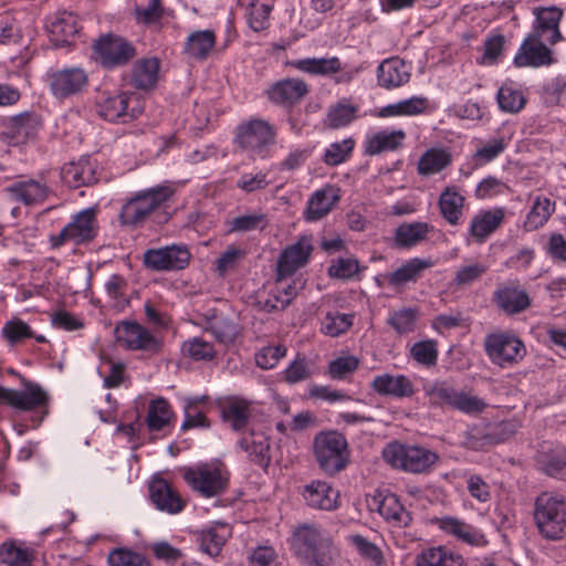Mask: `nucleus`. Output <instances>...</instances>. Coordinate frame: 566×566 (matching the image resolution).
Listing matches in <instances>:
<instances>
[{
  "instance_id": "1",
  "label": "nucleus",
  "mask_w": 566,
  "mask_h": 566,
  "mask_svg": "<svg viewBox=\"0 0 566 566\" xmlns=\"http://www.w3.org/2000/svg\"><path fill=\"white\" fill-rule=\"evenodd\" d=\"M296 555L310 566H333L340 553L333 536L317 525H302L294 532Z\"/></svg>"
},
{
  "instance_id": "2",
  "label": "nucleus",
  "mask_w": 566,
  "mask_h": 566,
  "mask_svg": "<svg viewBox=\"0 0 566 566\" xmlns=\"http://www.w3.org/2000/svg\"><path fill=\"white\" fill-rule=\"evenodd\" d=\"M175 192V187L168 182L136 192L123 205L120 222L126 226L145 222L155 210L168 202Z\"/></svg>"
},
{
  "instance_id": "3",
  "label": "nucleus",
  "mask_w": 566,
  "mask_h": 566,
  "mask_svg": "<svg viewBox=\"0 0 566 566\" xmlns=\"http://www.w3.org/2000/svg\"><path fill=\"white\" fill-rule=\"evenodd\" d=\"M534 521L544 538H563L566 535V499L549 492L541 493L534 504Z\"/></svg>"
},
{
  "instance_id": "4",
  "label": "nucleus",
  "mask_w": 566,
  "mask_h": 566,
  "mask_svg": "<svg viewBox=\"0 0 566 566\" xmlns=\"http://www.w3.org/2000/svg\"><path fill=\"white\" fill-rule=\"evenodd\" d=\"M382 457L392 468L413 474L431 472L440 460L439 454L428 448L399 442L388 444Z\"/></svg>"
},
{
  "instance_id": "5",
  "label": "nucleus",
  "mask_w": 566,
  "mask_h": 566,
  "mask_svg": "<svg viewBox=\"0 0 566 566\" xmlns=\"http://www.w3.org/2000/svg\"><path fill=\"white\" fill-rule=\"evenodd\" d=\"M484 350L490 361L501 368H511L527 354L524 342L512 331H495L484 338Z\"/></svg>"
},
{
  "instance_id": "6",
  "label": "nucleus",
  "mask_w": 566,
  "mask_h": 566,
  "mask_svg": "<svg viewBox=\"0 0 566 566\" xmlns=\"http://www.w3.org/2000/svg\"><path fill=\"white\" fill-rule=\"evenodd\" d=\"M313 444L315 459L326 474L334 475L347 467L348 443L339 432H321L314 438Z\"/></svg>"
},
{
  "instance_id": "7",
  "label": "nucleus",
  "mask_w": 566,
  "mask_h": 566,
  "mask_svg": "<svg viewBox=\"0 0 566 566\" xmlns=\"http://www.w3.org/2000/svg\"><path fill=\"white\" fill-rule=\"evenodd\" d=\"M237 143L253 157H272L271 147L276 140L275 128L266 120L253 118L238 127Z\"/></svg>"
},
{
  "instance_id": "8",
  "label": "nucleus",
  "mask_w": 566,
  "mask_h": 566,
  "mask_svg": "<svg viewBox=\"0 0 566 566\" xmlns=\"http://www.w3.org/2000/svg\"><path fill=\"white\" fill-rule=\"evenodd\" d=\"M98 230L97 210L86 208L72 216L71 221L60 233L50 238V242L54 249L66 242L80 245L93 241L97 237Z\"/></svg>"
},
{
  "instance_id": "9",
  "label": "nucleus",
  "mask_w": 566,
  "mask_h": 566,
  "mask_svg": "<svg viewBox=\"0 0 566 566\" xmlns=\"http://www.w3.org/2000/svg\"><path fill=\"white\" fill-rule=\"evenodd\" d=\"M424 392L431 405L451 407L463 413H480L486 408V403L482 399L458 391L447 381L426 385Z\"/></svg>"
},
{
  "instance_id": "10",
  "label": "nucleus",
  "mask_w": 566,
  "mask_h": 566,
  "mask_svg": "<svg viewBox=\"0 0 566 566\" xmlns=\"http://www.w3.org/2000/svg\"><path fill=\"white\" fill-rule=\"evenodd\" d=\"M118 345L127 350L158 354L163 348V339L135 321H120L114 329Z\"/></svg>"
},
{
  "instance_id": "11",
  "label": "nucleus",
  "mask_w": 566,
  "mask_h": 566,
  "mask_svg": "<svg viewBox=\"0 0 566 566\" xmlns=\"http://www.w3.org/2000/svg\"><path fill=\"white\" fill-rule=\"evenodd\" d=\"M42 126L38 113L25 111L3 119L0 139L9 145H21L35 138Z\"/></svg>"
},
{
  "instance_id": "12",
  "label": "nucleus",
  "mask_w": 566,
  "mask_h": 566,
  "mask_svg": "<svg viewBox=\"0 0 566 566\" xmlns=\"http://www.w3.org/2000/svg\"><path fill=\"white\" fill-rule=\"evenodd\" d=\"M95 109L99 117L108 122H126L142 113L138 98L125 92L102 95Z\"/></svg>"
},
{
  "instance_id": "13",
  "label": "nucleus",
  "mask_w": 566,
  "mask_h": 566,
  "mask_svg": "<svg viewBox=\"0 0 566 566\" xmlns=\"http://www.w3.org/2000/svg\"><path fill=\"white\" fill-rule=\"evenodd\" d=\"M46 82L52 95L65 99L81 94L87 85L88 77L84 69L78 66L50 70Z\"/></svg>"
},
{
  "instance_id": "14",
  "label": "nucleus",
  "mask_w": 566,
  "mask_h": 566,
  "mask_svg": "<svg viewBox=\"0 0 566 566\" xmlns=\"http://www.w3.org/2000/svg\"><path fill=\"white\" fill-rule=\"evenodd\" d=\"M184 478L195 491L206 497L221 493L227 485V478L222 470L213 464H201L187 469Z\"/></svg>"
},
{
  "instance_id": "15",
  "label": "nucleus",
  "mask_w": 566,
  "mask_h": 566,
  "mask_svg": "<svg viewBox=\"0 0 566 566\" xmlns=\"http://www.w3.org/2000/svg\"><path fill=\"white\" fill-rule=\"evenodd\" d=\"M96 59L107 69L126 64L135 54V48L125 39L115 35L101 36L94 44Z\"/></svg>"
},
{
  "instance_id": "16",
  "label": "nucleus",
  "mask_w": 566,
  "mask_h": 566,
  "mask_svg": "<svg viewBox=\"0 0 566 566\" xmlns=\"http://www.w3.org/2000/svg\"><path fill=\"white\" fill-rule=\"evenodd\" d=\"M189 261L190 252L182 244L149 249L144 253L145 265L154 271L182 270L189 264Z\"/></svg>"
},
{
  "instance_id": "17",
  "label": "nucleus",
  "mask_w": 566,
  "mask_h": 566,
  "mask_svg": "<svg viewBox=\"0 0 566 566\" xmlns=\"http://www.w3.org/2000/svg\"><path fill=\"white\" fill-rule=\"evenodd\" d=\"M546 44L544 39L528 33L514 56V65L517 67H542L554 64L556 62L554 53Z\"/></svg>"
},
{
  "instance_id": "18",
  "label": "nucleus",
  "mask_w": 566,
  "mask_h": 566,
  "mask_svg": "<svg viewBox=\"0 0 566 566\" xmlns=\"http://www.w3.org/2000/svg\"><path fill=\"white\" fill-rule=\"evenodd\" d=\"M534 22L531 34L544 39L549 45H555L562 41L563 36L559 30V23L564 15V10L556 6L534 7L532 9Z\"/></svg>"
},
{
  "instance_id": "19",
  "label": "nucleus",
  "mask_w": 566,
  "mask_h": 566,
  "mask_svg": "<svg viewBox=\"0 0 566 566\" xmlns=\"http://www.w3.org/2000/svg\"><path fill=\"white\" fill-rule=\"evenodd\" d=\"M49 395L38 384L24 382L23 390H17L0 386V402L7 403L13 408L29 411L35 408L46 407Z\"/></svg>"
},
{
  "instance_id": "20",
  "label": "nucleus",
  "mask_w": 566,
  "mask_h": 566,
  "mask_svg": "<svg viewBox=\"0 0 566 566\" xmlns=\"http://www.w3.org/2000/svg\"><path fill=\"white\" fill-rule=\"evenodd\" d=\"M433 524L447 536L470 546L484 547L488 539L484 533L478 527L455 516L437 517Z\"/></svg>"
},
{
  "instance_id": "21",
  "label": "nucleus",
  "mask_w": 566,
  "mask_h": 566,
  "mask_svg": "<svg viewBox=\"0 0 566 566\" xmlns=\"http://www.w3.org/2000/svg\"><path fill=\"white\" fill-rule=\"evenodd\" d=\"M7 191L18 202L24 206H39L44 203L52 190L43 177H22L7 187Z\"/></svg>"
},
{
  "instance_id": "22",
  "label": "nucleus",
  "mask_w": 566,
  "mask_h": 566,
  "mask_svg": "<svg viewBox=\"0 0 566 566\" xmlns=\"http://www.w3.org/2000/svg\"><path fill=\"white\" fill-rule=\"evenodd\" d=\"M493 302L506 315H516L531 306V297L518 282L500 285L493 293Z\"/></svg>"
},
{
  "instance_id": "23",
  "label": "nucleus",
  "mask_w": 566,
  "mask_h": 566,
  "mask_svg": "<svg viewBox=\"0 0 566 566\" xmlns=\"http://www.w3.org/2000/svg\"><path fill=\"white\" fill-rule=\"evenodd\" d=\"M258 403L241 397H229L220 406L221 419L233 431H241L250 426L258 411Z\"/></svg>"
},
{
  "instance_id": "24",
  "label": "nucleus",
  "mask_w": 566,
  "mask_h": 566,
  "mask_svg": "<svg viewBox=\"0 0 566 566\" xmlns=\"http://www.w3.org/2000/svg\"><path fill=\"white\" fill-rule=\"evenodd\" d=\"M433 265L434 262L430 259L413 258L395 271L380 274L376 281L378 285L387 284L395 290H400L408 283L417 282L421 272Z\"/></svg>"
},
{
  "instance_id": "25",
  "label": "nucleus",
  "mask_w": 566,
  "mask_h": 566,
  "mask_svg": "<svg viewBox=\"0 0 566 566\" xmlns=\"http://www.w3.org/2000/svg\"><path fill=\"white\" fill-rule=\"evenodd\" d=\"M149 496L157 510L178 514L186 506V500L165 479L154 478L149 483Z\"/></svg>"
},
{
  "instance_id": "26",
  "label": "nucleus",
  "mask_w": 566,
  "mask_h": 566,
  "mask_svg": "<svg viewBox=\"0 0 566 566\" xmlns=\"http://www.w3.org/2000/svg\"><path fill=\"white\" fill-rule=\"evenodd\" d=\"M313 244L310 238L301 237L294 244L287 247L277 260L280 276H291L304 266L312 254Z\"/></svg>"
},
{
  "instance_id": "27",
  "label": "nucleus",
  "mask_w": 566,
  "mask_h": 566,
  "mask_svg": "<svg viewBox=\"0 0 566 566\" xmlns=\"http://www.w3.org/2000/svg\"><path fill=\"white\" fill-rule=\"evenodd\" d=\"M238 446L253 463L264 469L270 464V438L262 430L250 428L242 433Z\"/></svg>"
},
{
  "instance_id": "28",
  "label": "nucleus",
  "mask_w": 566,
  "mask_h": 566,
  "mask_svg": "<svg viewBox=\"0 0 566 566\" xmlns=\"http://www.w3.org/2000/svg\"><path fill=\"white\" fill-rule=\"evenodd\" d=\"M310 92L307 83L301 78H284L271 85L266 91L268 98L283 106L295 105Z\"/></svg>"
},
{
  "instance_id": "29",
  "label": "nucleus",
  "mask_w": 566,
  "mask_h": 566,
  "mask_svg": "<svg viewBox=\"0 0 566 566\" xmlns=\"http://www.w3.org/2000/svg\"><path fill=\"white\" fill-rule=\"evenodd\" d=\"M301 494L313 509L333 511L339 506V492L325 481H312L304 485Z\"/></svg>"
},
{
  "instance_id": "30",
  "label": "nucleus",
  "mask_w": 566,
  "mask_h": 566,
  "mask_svg": "<svg viewBox=\"0 0 566 566\" xmlns=\"http://www.w3.org/2000/svg\"><path fill=\"white\" fill-rule=\"evenodd\" d=\"M411 76V65L395 56L384 60L377 67V83L390 90L405 85Z\"/></svg>"
},
{
  "instance_id": "31",
  "label": "nucleus",
  "mask_w": 566,
  "mask_h": 566,
  "mask_svg": "<svg viewBox=\"0 0 566 566\" xmlns=\"http://www.w3.org/2000/svg\"><path fill=\"white\" fill-rule=\"evenodd\" d=\"M371 389L380 395L397 399L409 398L415 394V385L411 379L402 374H380L374 377Z\"/></svg>"
},
{
  "instance_id": "32",
  "label": "nucleus",
  "mask_w": 566,
  "mask_h": 566,
  "mask_svg": "<svg viewBox=\"0 0 566 566\" xmlns=\"http://www.w3.org/2000/svg\"><path fill=\"white\" fill-rule=\"evenodd\" d=\"M340 199V189L334 185H325L311 195L304 211L307 221H317L328 214Z\"/></svg>"
},
{
  "instance_id": "33",
  "label": "nucleus",
  "mask_w": 566,
  "mask_h": 566,
  "mask_svg": "<svg viewBox=\"0 0 566 566\" xmlns=\"http://www.w3.org/2000/svg\"><path fill=\"white\" fill-rule=\"evenodd\" d=\"M61 178L71 188L90 186L97 180L96 165L90 157L65 164L61 169Z\"/></svg>"
},
{
  "instance_id": "34",
  "label": "nucleus",
  "mask_w": 566,
  "mask_h": 566,
  "mask_svg": "<svg viewBox=\"0 0 566 566\" xmlns=\"http://www.w3.org/2000/svg\"><path fill=\"white\" fill-rule=\"evenodd\" d=\"M505 211L503 208L481 210L470 222L469 232L476 243H483L503 223Z\"/></svg>"
},
{
  "instance_id": "35",
  "label": "nucleus",
  "mask_w": 566,
  "mask_h": 566,
  "mask_svg": "<svg viewBox=\"0 0 566 566\" xmlns=\"http://www.w3.org/2000/svg\"><path fill=\"white\" fill-rule=\"evenodd\" d=\"M406 137L403 129L379 130L366 137L364 143L365 154L374 156L386 151H395L402 147Z\"/></svg>"
},
{
  "instance_id": "36",
  "label": "nucleus",
  "mask_w": 566,
  "mask_h": 566,
  "mask_svg": "<svg viewBox=\"0 0 566 566\" xmlns=\"http://www.w3.org/2000/svg\"><path fill=\"white\" fill-rule=\"evenodd\" d=\"M287 65L312 76H331L342 71V62L337 56L297 59L287 62Z\"/></svg>"
},
{
  "instance_id": "37",
  "label": "nucleus",
  "mask_w": 566,
  "mask_h": 566,
  "mask_svg": "<svg viewBox=\"0 0 566 566\" xmlns=\"http://www.w3.org/2000/svg\"><path fill=\"white\" fill-rule=\"evenodd\" d=\"M78 29L77 18L66 11L57 12L49 25L51 40L56 46L70 45Z\"/></svg>"
},
{
  "instance_id": "38",
  "label": "nucleus",
  "mask_w": 566,
  "mask_h": 566,
  "mask_svg": "<svg viewBox=\"0 0 566 566\" xmlns=\"http://www.w3.org/2000/svg\"><path fill=\"white\" fill-rule=\"evenodd\" d=\"M416 566H464V558L446 546L439 545L422 549L416 556Z\"/></svg>"
},
{
  "instance_id": "39",
  "label": "nucleus",
  "mask_w": 566,
  "mask_h": 566,
  "mask_svg": "<svg viewBox=\"0 0 566 566\" xmlns=\"http://www.w3.org/2000/svg\"><path fill=\"white\" fill-rule=\"evenodd\" d=\"M379 514L392 526L405 528L410 525L412 517L409 511L400 503L397 495L388 493L378 502Z\"/></svg>"
},
{
  "instance_id": "40",
  "label": "nucleus",
  "mask_w": 566,
  "mask_h": 566,
  "mask_svg": "<svg viewBox=\"0 0 566 566\" xmlns=\"http://www.w3.org/2000/svg\"><path fill=\"white\" fill-rule=\"evenodd\" d=\"M358 111L357 104L348 98H342L328 107L324 126L332 129L346 127L357 119Z\"/></svg>"
},
{
  "instance_id": "41",
  "label": "nucleus",
  "mask_w": 566,
  "mask_h": 566,
  "mask_svg": "<svg viewBox=\"0 0 566 566\" xmlns=\"http://www.w3.org/2000/svg\"><path fill=\"white\" fill-rule=\"evenodd\" d=\"M465 198L455 186H448L439 197V208L442 217L452 226L459 223L463 214Z\"/></svg>"
},
{
  "instance_id": "42",
  "label": "nucleus",
  "mask_w": 566,
  "mask_h": 566,
  "mask_svg": "<svg viewBox=\"0 0 566 566\" xmlns=\"http://www.w3.org/2000/svg\"><path fill=\"white\" fill-rule=\"evenodd\" d=\"M230 535L229 526L223 523L202 530L198 535L201 552L210 557L218 556Z\"/></svg>"
},
{
  "instance_id": "43",
  "label": "nucleus",
  "mask_w": 566,
  "mask_h": 566,
  "mask_svg": "<svg viewBox=\"0 0 566 566\" xmlns=\"http://www.w3.org/2000/svg\"><path fill=\"white\" fill-rule=\"evenodd\" d=\"M452 163L451 153L441 147L427 149L419 158L417 170L421 176H432L441 172Z\"/></svg>"
},
{
  "instance_id": "44",
  "label": "nucleus",
  "mask_w": 566,
  "mask_h": 566,
  "mask_svg": "<svg viewBox=\"0 0 566 566\" xmlns=\"http://www.w3.org/2000/svg\"><path fill=\"white\" fill-rule=\"evenodd\" d=\"M429 102L427 97L412 96L407 99L399 101L395 104H389L379 109V117H396V116H416L423 114L428 108Z\"/></svg>"
},
{
  "instance_id": "45",
  "label": "nucleus",
  "mask_w": 566,
  "mask_h": 566,
  "mask_svg": "<svg viewBox=\"0 0 566 566\" xmlns=\"http://www.w3.org/2000/svg\"><path fill=\"white\" fill-rule=\"evenodd\" d=\"M555 211V202L545 196H536L526 214L524 229L535 231L543 227Z\"/></svg>"
},
{
  "instance_id": "46",
  "label": "nucleus",
  "mask_w": 566,
  "mask_h": 566,
  "mask_svg": "<svg viewBox=\"0 0 566 566\" xmlns=\"http://www.w3.org/2000/svg\"><path fill=\"white\" fill-rule=\"evenodd\" d=\"M159 66L160 62L156 57L139 60L133 69V84L142 90L151 88L158 80Z\"/></svg>"
},
{
  "instance_id": "47",
  "label": "nucleus",
  "mask_w": 566,
  "mask_h": 566,
  "mask_svg": "<svg viewBox=\"0 0 566 566\" xmlns=\"http://www.w3.org/2000/svg\"><path fill=\"white\" fill-rule=\"evenodd\" d=\"M208 399L207 396L201 398H191L185 406V419L180 426L186 431L192 428H209L210 421L207 418L208 408L202 403Z\"/></svg>"
},
{
  "instance_id": "48",
  "label": "nucleus",
  "mask_w": 566,
  "mask_h": 566,
  "mask_svg": "<svg viewBox=\"0 0 566 566\" xmlns=\"http://www.w3.org/2000/svg\"><path fill=\"white\" fill-rule=\"evenodd\" d=\"M214 44L216 36L212 31H196L188 36L185 45V52L190 57L203 60L212 51Z\"/></svg>"
},
{
  "instance_id": "49",
  "label": "nucleus",
  "mask_w": 566,
  "mask_h": 566,
  "mask_svg": "<svg viewBox=\"0 0 566 566\" xmlns=\"http://www.w3.org/2000/svg\"><path fill=\"white\" fill-rule=\"evenodd\" d=\"M496 99L500 109L511 114L518 113L526 103L523 92L513 82L502 84L497 91Z\"/></svg>"
},
{
  "instance_id": "50",
  "label": "nucleus",
  "mask_w": 566,
  "mask_h": 566,
  "mask_svg": "<svg viewBox=\"0 0 566 566\" xmlns=\"http://www.w3.org/2000/svg\"><path fill=\"white\" fill-rule=\"evenodd\" d=\"M428 232L426 222L403 223L396 229L395 242L400 248H411L424 240Z\"/></svg>"
},
{
  "instance_id": "51",
  "label": "nucleus",
  "mask_w": 566,
  "mask_h": 566,
  "mask_svg": "<svg viewBox=\"0 0 566 566\" xmlns=\"http://www.w3.org/2000/svg\"><path fill=\"white\" fill-rule=\"evenodd\" d=\"M347 542L355 547L361 558L371 566H386V559L380 547L360 534H350Z\"/></svg>"
},
{
  "instance_id": "52",
  "label": "nucleus",
  "mask_w": 566,
  "mask_h": 566,
  "mask_svg": "<svg viewBox=\"0 0 566 566\" xmlns=\"http://www.w3.org/2000/svg\"><path fill=\"white\" fill-rule=\"evenodd\" d=\"M172 410L169 402L164 398H157L150 401L146 418L147 427L150 431L163 430L170 423Z\"/></svg>"
},
{
  "instance_id": "53",
  "label": "nucleus",
  "mask_w": 566,
  "mask_h": 566,
  "mask_svg": "<svg viewBox=\"0 0 566 566\" xmlns=\"http://www.w3.org/2000/svg\"><path fill=\"white\" fill-rule=\"evenodd\" d=\"M419 312L412 307H401L389 313L387 324L399 335L412 333L417 327Z\"/></svg>"
},
{
  "instance_id": "54",
  "label": "nucleus",
  "mask_w": 566,
  "mask_h": 566,
  "mask_svg": "<svg viewBox=\"0 0 566 566\" xmlns=\"http://www.w3.org/2000/svg\"><path fill=\"white\" fill-rule=\"evenodd\" d=\"M272 6L261 0H251L245 9L249 28L254 32L265 30L270 24Z\"/></svg>"
},
{
  "instance_id": "55",
  "label": "nucleus",
  "mask_w": 566,
  "mask_h": 566,
  "mask_svg": "<svg viewBox=\"0 0 566 566\" xmlns=\"http://www.w3.org/2000/svg\"><path fill=\"white\" fill-rule=\"evenodd\" d=\"M270 223L266 213L261 211H253L250 213L241 214L228 222L229 232H249L255 230H264Z\"/></svg>"
},
{
  "instance_id": "56",
  "label": "nucleus",
  "mask_w": 566,
  "mask_h": 566,
  "mask_svg": "<svg viewBox=\"0 0 566 566\" xmlns=\"http://www.w3.org/2000/svg\"><path fill=\"white\" fill-rule=\"evenodd\" d=\"M184 356L193 360H211L216 357V349L212 343L201 336H195L186 339L181 345Z\"/></svg>"
},
{
  "instance_id": "57",
  "label": "nucleus",
  "mask_w": 566,
  "mask_h": 566,
  "mask_svg": "<svg viewBox=\"0 0 566 566\" xmlns=\"http://www.w3.org/2000/svg\"><path fill=\"white\" fill-rule=\"evenodd\" d=\"M31 562L29 549L15 542H6L0 546V566H31Z\"/></svg>"
},
{
  "instance_id": "58",
  "label": "nucleus",
  "mask_w": 566,
  "mask_h": 566,
  "mask_svg": "<svg viewBox=\"0 0 566 566\" xmlns=\"http://www.w3.org/2000/svg\"><path fill=\"white\" fill-rule=\"evenodd\" d=\"M509 144V137L492 138L475 150L473 158L480 166L489 164L497 158L507 148Z\"/></svg>"
},
{
  "instance_id": "59",
  "label": "nucleus",
  "mask_w": 566,
  "mask_h": 566,
  "mask_svg": "<svg viewBox=\"0 0 566 566\" xmlns=\"http://www.w3.org/2000/svg\"><path fill=\"white\" fill-rule=\"evenodd\" d=\"M517 422L514 420H504L488 424L485 433L482 434L484 442L481 446L484 447L486 444L503 442L511 438L517 431Z\"/></svg>"
},
{
  "instance_id": "60",
  "label": "nucleus",
  "mask_w": 566,
  "mask_h": 566,
  "mask_svg": "<svg viewBox=\"0 0 566 566\" xmlns=\"http://www.w3.org/2000/svg\"><path fill=\"white\" fill-rule=\"evenodd\" d=\"M353 325V315L328 312L321 324V332L331 337H337L347 332Z\"/></svg>"
},
{
  "instance_id": "61",
  "label": "nucleus",
  "mask_w": 566,
  "mask_h": 566,
  "mask_svg": "<svg viewBox=\"0 0 566 566\" xmlns=\"http://www.w3.org/2000/svg\"><path fill=\"white\" fill-rule=\"evenodd\" d=\"M359 367V359L354 355L339 356L328 363L327 375L334 380H343Z\"/></svg>"
},
{
  "instance_id": "62",
  "label": "nucleus",
  "mask_w": 566,
  "mask_h": 566,
  "mask_svg": "<svg viewBox=\"0 0 566 566\" xmlns=\"http://www.w3.org/2000/svg\"><path fill=\"white\" fill-rule=\"evenodd\" d=\"M109 566H151L150 562L140 553L127 549L115 548L107 556Z\"/></svg>"
},
{
  "instance_id": "63",
  "label": "nucleus",
  "mask_w": 566,
  "mask_h": 566,
  "mask_svg": "<svg viewBox=\"0 0 566 566\" xmlns=\"http://www.w3.org/2000/svg\"><path fill=\"white\" fill-rule=\"evenodd\" d=\"M355 146L353 138H345L340 142L332 143L324 153L323 160L328 166H337L344 163L352 154Z\"/></svg>"
},
{
  "instance_id": "64",
  "label": "nucleus",
  "mask_w": 566,
  "mask_h": 566,
  "mask_svg": "<svg viewBox=\"0 0 566 566\" xmlns=\"http://www.w3.org/2000/svg\"><path fill=\"white\" fill-rule=\"evenodd\" d=\"M207 332H210L220 343H232L238 335V327L226 317H214L209 322Z\"/></svg>"
}]
</instances>
